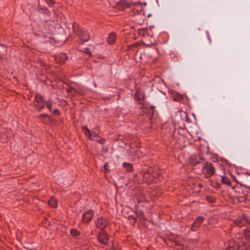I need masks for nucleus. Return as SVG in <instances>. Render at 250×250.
Masks as SVG:
<instances>
[{
	"mask_svg": "<svg viewBox=\"0 0 250 250\" xmlns=\"http://www.w3.org/2000/svg\"><path fill=\"white\" fill-rule=\"evenodd\" d=\"M236 222H237V224H239V223H240V221H237Z\"/></svg>",
	"mask_w": 250,
	"mask_h": 250,
	"instance_id": "c756f323",
	"label": "nucleus"
},
{
	"mask_svg": "<svg viewBox=\"0 0 250 250\" xmlns=\"http://www.w3.org/2000/svg\"><path fill=\"white\" fill-rule=\"evenodd\" d=\"M43 103V99L40 94H36L35 97L34 105Z\"/></svg>",
	"mask_w": 250,
	"mask_h": 250,
	"instance_id": "f8f14e48",
	"label": "nucleus"
},
{
	"mask_svg": "<svg viewBox=\"0 0 250 250\" xmlns=\"http://www.w3.org/2000/svg\"><path fill=\"white\" fill-rule=\"evenodd\" d=\"M104 168L105 170L106 171H108L109 170L108 169V164L105 163L104 165Z\"/></svg>",
	"mask_w": 250,
	"mask_h": 250,
	"instance_id": "b1692460",
	"label": "nucleus"
},
{
	"mask_svg": "<svg viewBox=\"0 0 250 250\" xmlns=\"http://www.w3.org/2000/svg\"><path fill=\"white\" fill-rule=\"evenodd\" d=\"M116 40V36L113 33H111L109 34L108 37L107 39V42H108L110 44H112L114 43Z\"/></svg>",
	"mask_w": 250,
	"mask_h": 250,
	"instance_id": "9d476101",
	"label": "nucleus"
},
{
	"mask_svg": "<svg viewBox=\"0 0 250 250\" xmlns=\"http://www.w3.org/2000/svg\"><path fill=\"white\" fill-rule=\"evenodd\" d=\"M76 92H80V91L81 90L80 89H79L78 90H75Z\"/></svg>",
	"mask_w": 250,
	"mask_h": 250,
	"instance_id": "cd10ccee",
	"label": "nucleus"
},
{
	"mask_svg": "<svg viewBox=\"0 0 250 250\" xmlns=\"http://www.w3.org/2000/svg\"><path fill=\"white\" fill-rule=\"evenodd\" d=\"M146 175H147V174H145V176L146 177Z\"/></svg>",
	"mask_w": 250,
	"mask_h": 250,
	"instance_id": "7c9ffc66",
	"label": "nucleus"
},
{
	"mask_svg": "<svg viewBox=\"0 0 250 250\" xmlns=\"http://www.w3.org/2000/svg\"><path fill=\"white\" fill-rule=\"evenodd\" d=\"M215 168L211 164H207L202 168V172L206 178L211 177L215 173Z\"/></svg>",
	"mask_w": 250,
	"mask_h": 250,
	"instance_id": "f03ea898",
	"label": "nucleus"
},
{
	"mask_svg": "<svg viewBox=\"0 0 250 250\" xmlns=\"http://www.w3.org/2000/svg\"><path fill=\"white\" fill-rule=\"evenodd\" d=\"M236 248L234 247V246H230L228 247L225 250H235Z\"/></svg>",
	"mask_w": 250,
	"mask_h": 250,
	"instance_id": "5701e85b",
	"label": "nucleus"
},
{
	"mask_svg": "<svg viewBox=\"0 0 250 250\" xmlns=\"http://www.w3.org/2000/svg\"><path fill=\"white\" fill-rule=\"evenodd\" d=\"M67 56L65 53H61L55 56V60L60 63H63L67 59Z\"/></svg>",
	"mask_w": 250,
	"mask_h": 250,
	"instance_id": "0eeeda50",
	"label": "nucleus"
},
{
	"mask_svg": "<svg viewBox=\"0 0 250 250\" xmlns=\"http://www.w3.org/2000/svg\"><path fill=\"white\" fill-rule=\"evenodd\" d=\"M70 233L74 237H77L80 235L79 231L75 229H72L70 231Z\"/></svg>",
	"mask_w": 250,
	"mask_h": 250,
	"instance_id": "f3484780",
	"label": "nucleus"
},
{
	"mask_svg": "<svg viewBox=\"0 0 250 250\" xmlns=\"http://www.w3.org/2000/svg\"><path fill=\"white\" fill-rule=\"evenodd\" d=\"M82 128L83 131L85 134V135L88 137H89L90 139H92L91 135L92 133H91L89 129L85 126H83Z\"/></svg>",
	"mask_w": 250,
	"mask_h": 250,
	"instance_id": "4468645a",
	"label": "nucleus"
},
{
	"mask_svg": "<svg viewBox=\"0 0 250 250\" xmlns=\"http://www.w3.org/2000/svg\"><path fill=\"white\" fill-rule=\"evenodd\" d=\"M236 242H235L233 240H231L229 242V244L228 247H230V246H234V247L236 249L237 247H236ZM237 245L239 246L241 245V244L239 243L238 242H237Z\"/></svg>",
	"mask_w": 250,
	"mask_h": 250,
	"instance_id": "aec40b11",
	"label": "nucleus"
},
{
	"mask_svg": "<svg viewBox=\"0 0 250 250\" xmlns=\"http://www.w3.org/2000/svg\"><path fill=\"white\" fill-rule=\"evenodd\" d=\"M108 225V221L104 218L101 217L97 219L96 222V227L101 229L105 228Z\"/></svg>",
	"mask_w": 250,
	"mask_h": 250,
	"instance_id": "20e7f679",
	"label": "nucleus"
},
{
	"mask_svg": "<svg viewBox=\"0 0 250 250\" xmlns=\"http://www.w3.org/2000/svg\"><path fill=\"white\" fill-rule=\"evenodd\" d=\"M53 104V101L52 100H49L46 102V106L49 110H51V106Z\"/></svg>",
	"mask_w": 250,
	"mask_h": 250,
	"instance_id": "a211bd4d",
	"label": "nucleus"
},
{
	"mask_svg": "<svg viewBox=\"0 0 250 250\" xmlns=\"http://www.w3.org/2000/svg\"><path fill=\"white\" fill-rule=\"evenodd\" d=\"M35 106L36 108L39 110H40L43 108V105L42 104L39 105L38 104H35Z\"/></svg>",
	"mask_w": 250,
	"mask_h": 250,
	"instance_id": "4be33fe9",
	"label": "nucleus"
},
{
	"mask_svg": "<svg viewBox=\"0 0 250 250\" xmlns=\"http://www.w3.org/2000/svg\"><path fill=\"white\" fill-rule=\"evenodd\" d=\"M53 113L55 115H59V111L58 109H55L54 111H53Z\"/></svg>",
	"mask_w": 250,
	"mask_h": 250,
	"instance_id": "393cba45",
	"label": "nucleus"
},
{
	"mask_svg": "<svg viewBox=\"0 0 250 250\" xmlns=\"http://www.w3.org/2000/svg\"><path fill=\"white\" fill-rule=\"evenodd\" d=\"M98 239L99 243L103 245H105L108 243V238L104 230H101V232L98 236Z\"/></svg>",
	"mask_w": 250,
	"mask_h": 250,
	"instance_id": "7ed1b4c3",
	"label": "nucleus"
},
{
	"mask_svg": "<svg viewBox=\"0 0 250 250\" xmlns=\"http://www.w3.org/2000/svg\"><path fill=\"white\" fill-rule=\"evenodd\" d=\"M134 97L136 99H137L138 101H140L144 99V95L141 94L139 92L137 91L136 94L134 95Z\"/></svg>",
	"mask_w": 250,
	"mask_h": 250,
	"instance_id": "dca6fc26",
	"label": "nucleus"
},
{
	"mask_svg": "<svg viewBox=\"0 0 250 250\" xmlns=\"http://www.w3.org/2000/svg\"><path fill=\"white\" fill-rule=\"evenodd\" d=\"M48 205L52 208H56L57 207V202L55 198L52 197L48 201Z\"/></svg>",
	"mask_w": 250,
	"mask_h": 250,
	"instance_id": "9b49d317",
	"label": "nucleus"
},
{
	"mask_svg": "<svg viewBox=\"0 0 250 250\" xmlns=\"http://www.w3.org/2000/svg\"><path fill=\"white\" fill-rule=\"evenodd\" d=\"M221 181L222 183L225 184L227 185H231V182L229 180V179L225 176H222L221 178Z\"/></svg>",
	"mask_w": 250,
	"mask_h": 250,
	"instance_id": "ddd939ff",
	"label": "nucleus"
},
{
	"mask_svg": "<svg viewBox=\"0 0 250 250\" xmlns=\"http://www.w3.org/2000/svg\"><path fill=\"white\" fill-rule=\"evenodd\" d=\"M48 5L52 6L55 2V0H45Z\"/></svg>",
	"mask_w": 250,
	"mask_h": 250,
	"instance_id": "412c9836",
	"label": "nucleus"
},
{
	"mask_svg": "<svg viewBox=\"0 0 250 250\" xmlns=\"http://www.w3.org/2000/svg\"><path fill=\"white\" fill-rule=\"evenodd\" d=\"M123 167L126 172H130L132 171L133 170V166L130 163H124L123 164Z\"/></svg>",
	"mask_w": 250,
	"mask_h": 250,
	"instance_id": "6e6552de",
	"label": "nucleus"
},
{
	"mask_svg": "<svg viewBox=\"0 0 250 250\" xmlns=\"http://www.w3.org/2000/svg\"><path fill=\"white\" fill-rule=\"evenodd\" d=\"M43 117L47 118V119L49 118L48 116L47 115H46L42 114V115L40 116V118H43Z\"/></svg>",
	"mask_w": 250,
	"mask_h": 250,
	"instance_id": "bb28decb",
	"label": "nucleus"
},
{
	"mask_svg": "<svg viewBox=\"0 0 250 250\" xmlns=\"http://www.w3.org/2000/svg\"><path fill=\"white\" fill-rule=\"evenodd\" d=\"M209 201L210 202H214V200L213 199L210 200H209Z\"/></svg>",
	"mask_w": 250,
	"mask_h": 250,
	"instance_id": "c85d7f7f",
	"label": "nucleus"
},
{
	"mask_svg": "<svg viewBox=\"0 0 250 250\" xmlns=\"http://www.w3.org/2000/svg\"><path fill=\"white\" fill-rule=\"evenodd\" d=\"M80 39L83 42H86L89 40V36L87 32L83 31L80 35Z\"/></svg>",
	"mask_w": 250,
	"mask_h": 250,
	"instance_id": "1a4fd4ad",
	"label": "nucleus"
},
{
	"mask_svg": "<svg viewBox=\"0 0 250 250\" xmlns=\"http://www.w3.org/2000/svg\"><path fill=\"white\" fill-rule=\"evenodd\" d=\"M190 163L192 165H196L199 163V161L196 160V156H192L189 160Z\"/></svg>",
	"mask_w": 250,
	"mask_h": 250,
	"instance_id": "2eb2a0df",
	"label": "nucleus"
},
{
	"mask_svg": "<svg viewBox=\"0 0 250 250\" xmlns=\"http://www.w3.org/2000/svg\"><path fill=\"white\" fill-rule=\"evenodd\" d=\"M86 53L88 54H90V50L88 48H85L84 49V51Z\"/></svg>",
	"mask_w": 250,
	"mask_h": 250,
	"instance_id": "a878e982",
	"label": "nucleus"
},
{
	"mask_svg": "<svg viewBox=\"0 0 250 250\" xmlns=\"http://www.w3.org/2000/svg\"><path fill=\"white\" fill-rule=\"evenodd\" d=\"M93 211L92 210H89L85 211L83 215L82 221L83 223H87L90 221L93 217Z\"/></svg>",
	"mask_w": 250,
	"mask_h": 250,
	"instance_id": "39448f33",
	"label": "nucleus"
},
{
	"mask_svg": "<svg viewBox=\"0 0 250 250\" xmlns=\"http://www.w3.org/2000/svg\"><path fill=\"white\" fill-rule=\"evenodd\" d=\"M56 23L53 21H47L43 26V31H42L44 34H51L54 33L55 29ZM47 35H45L46 37Z\"/></svg>",
	"mask_w": 250,
	"mask_h": 250,
	"instance_id": "f257e3e1",
	"label": "nucleus"
},
{
	"mask_svg": "<svg viewBox=\"0 0 250 250\" xmlns=\"http://www.w3.org/2000/svg\"><path fill=\"white\" fill-rule=\"evenodd\" d=\"M204 219L202 217L199 216L196 218L194 223L192 224L191 229L194 231L196 230L200 227L201 223L203 222Z\"/></svg>",
	"mask_w": 250,
	"mask_h": 250,
	"instance_id": "423d86ee",
	"label": "nucleus"
},
{
	"mask_svg": "<svg viewBox=\"0 0 250 250\" xmlns=\"http://www.w3.org/2000/svg\"><path fill=\"white\" fill-rule=\"evenodd\" d=\"M244 236L246 239L248 240L250 239V230L248 229H246L244 232Z\"/></svg>",
	"mask_w": 250,
	"mask_h": 250,
	"instance_id": "6ab92c4d",
	"label": "nucleus"
}]
</instances>
